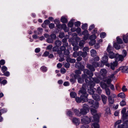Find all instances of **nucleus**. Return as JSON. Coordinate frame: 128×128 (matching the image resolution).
Segmentation results:
<instances>
[{"mask_svg": "<svg viewBox=\"0 0 128 128\" xmlns=\"http://www.w3.org/2000/svg\"><path fill=\"white\" fill-rule=\"evenodd\" d=\"M40 69L41 70L42 72H46L47 70V67L44 66H42Z\"/></svg>", "mask_w": 128, "mask_h": 128, "instance_id": "43", "label": "nucleus"}, {"mask_svg": "<svg viewBox=\"0 0 128 128\" xmlns=\"http://www.w3.org/2000/svg\"><path fill=\"white\" fill-rule=\"evenodd\" d=\"M118 97H120L123 98L125 97V95L124 92H122L119 94L118 95Z\"/></svg>", "mask_w": 128, "mask_h": 128, "instance_id": "31", "label": "nucleus"}, {"mask_svg": "<svg viewBox=\"0 0 128 128\" xmlns=\"http://www.w3.org/2000/svg\"><path fill=\"white\" fill-rule=\"evenodd\" d=\"M66 115L70 117H72V115L74 114L73 112H72L70 110H69L66 113Z\"/></svg>", "mask_w": 128, "mask_h": 128, "instance_id": "30", "label": "nucleus"}, {"mask_svg": "<svg viewBox=\"0 0 128 128\" xmlns=\"http://www.w3.org/2000/svg\"><path fill=\"white\" fill-rule=\"evenodd\" d=\"M60 21L64 23H66L68 22L67 18L64 17H62L61 18Z\"/></svg>", "mask_w": 128, "mask_h": 128, "instance_id": "35", "label": "nucleus"}, {"mask_svg": "<svg viewBox=\"0 0 128 128\" xmlns=\"http://www.w3.org/2000/svg\"><path fill=\"white\" fill-rule=\"evenodd\" d=\"M90 84L93 82H94L98 84L100 82L99 80L96 78H94L92 77H90Z\"/></svg>", "mask_w": 128, "mask_h": 128, "instance_id": "15", "label": "nucleus"}, {"mask_svg": "<svg viewBox=\"0 0 128 128\" xmlns=\"http://www.w3.org/2000/svg\"><path fill=\"white\" fill-rule=\"evenodd\" d=\"M105 90L106 94L108 96L110 95V89L108 88Z\"/></svg>", "mask_w": 128, "mask_h": 128, "instance_id": "48", "label": "nucleus"}, {"mask_svg": "<svg viewBox=\"0 0 128 128\" xmlns=\"http://www.w3.org/2000/svg\"><path fill=\"white\" fill-rule=\"evenodd\" d=\"M88 24L86 23H85L83 24L82 26V28L83 30H85L87 28Z\"/></svg>", "mask_w": 128, "mask_h": 128, "instance_id": "47", "label": "nucleus"}, {"mask_svg": "<svg viewBox=\"0 0 128 128\" xmlns=\"http://www.w3.org/2000/svg\"><path fill=\"white\" fill-rule=\"evenodd\" d=\"M116 42L118 44H121L123 42L122 39L119 38L117 37L116 38Z\"/></svg>", "mask_w": 128, "mask_h": 128, "instance_id": "37", "label": "nucleus"}, {"mask_svg": "<svg viewBox=\"0 0 128 128\" xmlns=\"http://www.w3.org/2000/svg\"><path fill=\"white\" fill-rule=\"evenodd\" d=\"M82 35L84 36H89L90 34L88 33V31L87 30H85L82 33Z\"/></svg>", "mask_w": 128, "mask_h": 128, "instance_id": "36", "label": "nucleus"}, {"mask_svg": "<svg viewBox=\"0 0 128 128\" xmlns=\"http://www.w3.org/2000/svg\"><path fill=\"white\" fill-rule=\"evenodd\" d=\"M7 110L6 108H4L2 109H1L0 110V112H1V113H4L6 112L7 111Z\"/></svg>", "mask_w": 128, "mask_h": 128, "instance_id": "61", "label": "nucleus"}, {"mask_svg": "<svg viewBox=\"0 0 128 128\" xmlns=\"http://www.w3.org/2000/svg\"><path fill=\"white\" fill-rule=\"evenodd\" d=\"M123 40L125 43H128V40L126 39L125 36H123Z\"/></svg>", "mask_w": 128, "mask_h": 128, "instance_id": "59", "label": "nucleus"}, {"mask_svg": "<svg viewBox=\"0 0 128 128\" xmlns=\"http://www.w3.org/2000/svg\"><path fill=\"white\" fill-rule=\"evenodd\" d=\"M91 55L92 56H94L96 55V50L94 49L90 51Z\"/></svg>", "mask_w": 128, "mask_h": 128, "instance_id": "28", "label": "nucleus"}, {"mask_svg": "<svg viewBox=\"0 0 128 128\" xmlns=\"http://www.w3.org/2000/svg\"><path fill=\"white\" fill-rule=\"evenodd\" d=\"M84 74L82 75V78L84 79L87 84H90V77H92L93 75V72H84Z\"/></svg>", "mask_w": 128, "mask_h": 128, "instance_id": "4", "label": "nucleus"}, {"mask_svg": "<svg viewBox=\"0 0 128 128\" xmlns=\"http://www.w3.org/2000/svg\"><path fill=\"white\" fill-rule=\"evenodd\" d=\"M119 44L116 42L114 43V46L116 50L119 49L120 48V46Z\"/></svg>", "mask_w": 128, "mask_h": 128, "instance_id": "26", "label": "nucleus"}, {"mask_svg": "<svg viewBox=\"0 0 128 128\" xmlns=\"http://www.w3.org/2000/svg\"><path fill=\"white\" fill-rule=\"evenodd\" d=\"M56 35L54 34H52L50 36V37L53 40L55 39L56 38Z\"/></svg>", "mask_w": 128, "mask_h": 128, "instance_id": "55", "label": "nucleus"}, {"mask_svg": "<svg viewBox=\"0 0 128 128\" xmlns=\"http://www.w3.org/2000/svg\"><path fill=\"white\" fill-rule=\"evenodd\" d=\"M88 88V86L85 84H83L82 86L79 90L80 93L82 94L80 95V97L82 100V102H85L88 101V94H87L86 90Z\"/></svg>", "mask_w": 128, "mask_h": 128, "instance_id": "1", "label": "nucleus"}, {"mask_svg": "<svg viewBox=\"0 0 128 128\" xmlns=\"http://www.w3.org/2000/svg\"><path fill=\"white\" fill-rule=\"evenodd\" d=\"M96 92L98 93L99 94H100L102 92V90L100 86L98 87L96 90H95Z\"/></svg>", "mask_w": 128, "mask_h": 128, "instance_id": "32", "label": "nucleus"}, {"mask_svg": "<svg viewBox=\"0 0 128 128\" xmlns=\"http://www.w3.org/2000/svg\"><path fill=\"white\" fill-rule=\"evenodd\" d=\"M95 27L94 25V24L91 25L88 29L90 31H91L92 29H93Z\"/></svg>", "mask_w": 128, "mask_h": 128, "instance_id": "62", "label": "nucleus"}, {"mask_svg": "<svg viewBox=\"0 0 128 128\" xmlns=\"http://www.w3.org/2000/svg\"><path fill=\"white\" fill-rule=\"evenodd\" d=\"M93 126L94 128H100V126L97 123H94L93 124Z\"/></svg>", "mask_w": 128, "mask_h": 128, "instance_id": "45", "label": "nucleus"}, {"mask_svg": "<svg viewBox=\"0 0 128 128\" xmlns=\"http://www.w3.org/2000/svg\"><path fill=\"white\" fill-rule=\"evenodd\" d=\"M101 98L103 103L104 104H105L107 100V97L104 95H102L101 96Z\"/></svg>", "mask_w": 128, "mask_h": 128, "instance_id": "18", "label": "nucleus"}, {"mask_svg": "<svg viewBox=\"0 0 128 128\" xmlns=\"http://www.w3.org/2000/svg\"><path fill=\"white\" fill-rule=\"evenodd\" d=\"M128 122H123L122 124L124 128H128Z\"/></svg>", "mask_w": 128, "mask_h": 128, "instance_id": "56", "label": "nucleus"}, {"mask_svg": "<svg viewBox=\"0 0 128 128\" xmlns=\"http://www.w3.org/2000/svg\"><path fill=\"white\" fill-rule=\"evenodd\" d=\"M62 44L61 42L58 40H56L55 42V44L56 46L58 47L61 45Z\"/></svg>", "mask_w": 128, "mask_h": 128, "instance_id": "27", "label": "nucleus"}, {"mask_svg": "<svg viewBox=\"0 0 128 128\" xmlns=\"http://www.w3.org/2000/svg\"><path fill=\"white\" fill-rule=\"evenodd\" d=\"M48 26L50 29H52L54 28L55 26L54 24L51 23L49 24Z\"/></svg>", "mask_w": 128, "mask_h": 128, "instance_id": "57", "label": "nucleus"}, {"mask_svg": "<svg viewBox=\"0 0 128 128\" xmlns=\"http://www.w3.org/2000/svg\"><path fill=\"white\" fill-rule=\"evenodd\" d=\"M66 47L64 46H60V49L61 51H64L66 50Z\"/></svg>", "mask_w": 128, "mask_h": 128, "instance_id": "63", "label": "nucleus"}, {"mask_svg": "<svg viewBox=\"0 0 128 128\" xmlns=\"http://www.w3.org/2000/svg\"><path fill=\"white\" fill-rule=\"evenodd\" d=\"M108 54L104 55L102 57V59L101 61V62L100 63H101L102 65V66H103V64H106L108 61Z\"/></svg>", "mask_w": 128, "mask_h": 128, "instance_id": "11", "label": "nucleus"}, {"mask_svg": "<svg viewBox=\"0 0 128 128\" xmlns=\"http://www.w3.org/2000/svg\"><path fill=\"white\" fill-rule=\"evenodd\" d=\"M126 105V102L125 100L123 99L120 102V105L122 106H124Z\"/></svg>", "mask_w": 128, "mask_h": 128, "instance_id": "38", "label": "nucleus"}, {"mask_svg": "<svg viewBox=\"0 0 128 128\" xmlns=\"http://www.w3.org/2000/svg\"><path fill=\"white\" fill-rule=\"evenodd\" d=\"M78 82L79 83H82L84 82V79L82 77L81 78L80 76L78 78Z\"/></svg>", "mask_w": 128, "mask_h": 128, "instance_id": "42", "label": "nucleus"}, {"mask_svg": "<svg viewBox=\"0 0 128 128\" xmlns=\"http://www.w3.org/2000/svg\"><path fill=\"white\" fill-rule=\"evenodd\" d=\"M90 111L92 114L93 116L94 120L95 122H98L99 121L100 116L96 114V110L94 108H91Z\"/></svg>", "mask_w": 128, "mask_h": 128, "instance_id": "5", "label": "nucleus"}, {"mask_svg": "<svg viewBox=\"0 0 128 128\" xmlns=\"http://www.w3.org/2000/svg\"><path fill=\"white\" fill-rule=\"evenodd\" d=\"M99 106V103L98 101H96V102L93 103L92 104V107L96 109L98 108Z\"/></svg>", "mask_w": 128, "mask_h": 128, "instance_id": "20", "label": "nucleus"}, {"mask_svg": "<svg viewBox=\"0 0 128 128\" xmlns=\"http://www.w3.org/2000/svg\"><path fill=\"white\" fill-rule=\"evenodd\" d=\"M96 67H102V65L100 62H92V65L87 64L86 66L87 68H88L91 72L94 71L95 70L94 68Z\"/></svg>", "mask_w": 128, "mask_h": 128, "instance_id": "3", "label": "nucleus"}, {"mask_svg": "<svg viewBox=\"0 0 128 128\" xmlns=\"http://www.w3.org/2000/svg\"><path fill=\"white\" fill-rule=\"evenodd\" d=\"M74 19H71L69 22L68 24V27L72 28L74 26Z\"/></svg>", "mask_w": 128, "mask_h": 128, "instance_id": "17", "label": "nucleus"}, {"mask_svg": "<svg viewBox=\"0 0 128 128\" xmlns=\"http://www.w3.org/2000/svg\"><path fill=\"white\" fill-rule=\"evenodd\" d=\"M75 66L80 71H83V72H90L88 69H84V66L81 64L79 62H76V64Z\"/></svg>", "mask_w": 128, "mask_h": 128, "instance_id": "8", "label": "nucleus"}, {"mask_svg": "<svg viewBox=\"0 0 128 128\" xmlns=\"http://www.w3.org/2000/svg\"><path fill=\"white\" fill-rule=\"evenodd\" d=\"M80 51L78 52H77L76 51L74 52L73 54V56L74 57H76L78 56H80V54L79 53Z\"/></svg>", "mask_w": 128, "mask_h": 128, "instance_id": "39", "label": "nucleus"}, {"mask_svg": "<svg viewBox=\"0 0 128 128\" xmlns=\"http://www.w3.org/2000/svg\"><path fill=\"white\" fill-rule=\"evenodd\" d=\"M112 48L111 46L109 44L107 48V50L109 53L108 56L109 58L112 59L116 58V54H114L112 52Z\"/></svg>", "mask_w": 128, "mask_h": 128, "instance_id": "7", "label": "nucleus"}, {"mask_svg": "<svg viewBox=\"0 0 128 128\" xmlns=\"http://www.w3.org/2000/svg\"><path fill=\"white\" fill-rule=\"evenodd\" d=\"M70 53L69 50H65L64 51V54L65 55H68Z\"/></svg>", "mask_w": 128, "mask_h": 128, "instance_id": "60", "label": "nucleus"}, {"mask_svg": "<svg viewBox=\"0 0 128 128\" xmlns=\"http://www.w3.org/2000/svg\"><path fill=\"white\" fill-rule=\"evenodd\" d=\"M124 57L122 55L118 54H116V61L111 62L110 64V68L112 70H114L115 67L118 65V62L119 61H122L124 59Z\"/></svg>", "mask_w": 128, "mask_h": 128, "instance_id": "2", "label": "nucleus"}, {"mask_svg": "<svg viewBox=\"0 0 128 128\" xmlns=\"http://www.w3.org/2000/svg\"><path fill=\"white\" fill-rule=\"evenodd\" d=\"M122 122V120H119L115 122L114 124V127L116 128V126L118 124H119L120 123Z\"/></svg>", "mask_w": 128, "mask_h": 128, "instance_id": "52", "label": "nucleus"}, {"mask_svg": "<svg viewBox=\"0 0 128 128\" xmlns=\"http://www.w3.org/2000/svg\"><path fill=\"white\" fill-rule=\"evenodd\" d=\"M96 41L95 40H90L89 42V44L91 46H92L94 44H95Z\"/></svg>", "mask_w": 128, "mask_h": 128, "instance_id": "40", "label": "nucleus"}, {"mask_svg": "<svg viewBox=\"0 0 128 128\" xmlns=\"http://www.w3.org/2000/svg\"><path fill=\"white\" fill-rule=\"evenodd\" d=\"M108 100L110 103L111 104H112L114 103V99L112 98L110 96H108Z\"/></svg>", "mask_w": 128, "mask_h": 128, "instance_id": "34", "label": "nucleus"}, {"mask_svg": "<svg viewBox=\"0 0 128 128\" xmlns=\"http://www.w3.org/2000/svg\"><path fill=\"white\" fill-rule=\"evenodd\" d=\"M85 43V41L84 40H82L80 42L79 46L80 48H82L84 47V45Z\"/></svg>", "mask_w": 128, "mask_h": 128, "instance_id": "23", "label": "nucleus"}, {"mask_svg": "<svg viewBox=\"0 0 128 128\" xmlns=\"http://www.w3.org/2000/svg\"><path fill=\"white\" fill-rule=\"evenodd\" d=\"M89 106L88 104H84L82 108L80 110V116L82 115H86L89 111Z\"/></svg>", "mask_w": 128, "mask_h": 128, "instance_id": "6", "label": "nucleus"}, {"mask_svg": "<svg viewBox=\"0 0 128 128\" xmlns=\"http://www.w3.org/2000/svg\"><path fill=\"white\" fill-rule=\"evenodd\" d=\"M74 112L76 115L79 116H80V112L77 109H75L74 110Z\"/></svg>", "mask_w": 128, "mask_h": 128, "instance_id": "33", "label": "nucleus"}, {"mask_svg": "<svg viewBox=\"0 0 128 128\" xmlns=\"http://www.w3.org/2000/svg\"><path fill=\"white\" fill-rule=\"evenodd\" d=\"M72 121L74 124L76 126L79 125L80 123V120L75 118H73Z\"/></svg>", "mask_w": 128, "mask_h": 128, "instance_id": "12", "label": "nucleus"}, {"mask_svg": "<svg viewBox=\"0 0 128 128\" xmlns=\"http://www.w3.org/2000/svg\"><path fill=\"white\" fill-rule=\"evenodd\" d=\"M96 38V36L95 34H93L90 36V40H95Z\"/></svg>", "mask_w": 128, "mask_h": 128, "instance_id": "50", "label": "nucleus"}, {"mask_svg": "<svg viewBox=\"0 0 128 128\" xmlns=\"http://www.w3.org/2000/svg\"><path fill=\"white\" fill-rule=\"evenodd\" d=\"M96 90V89L93 87H90V88L88 89V92L90 94H92H92H94L95 92V90Z\"/></svg>", "mask_w": 128, "mask_h": 128, "instance_id": "13", "label": "nucleus"}, {"mask_svg": "<svg viewBox=\"0 0 128 128\" xmlns=\"http://www.w3.org/2000/svg\"><path fill=\"white\" fill-rule=\"evenodd\" d=\"M58 46H56L53 47V50L54 52H57L58 50Z\"/></svg>", "mask_w": 128, "mask_h": 128, "instance_id": "58", "label": "nucleus"}, {"mask_svg": "<svg viewBox=\"0 0 128 128\" xmlns=\"http://www.w3.org/2000/svg\"><path fill=\"white\" fill-rule=\"evenodd\" d=\"M106 34L105 32H102L100 34V36L102 38H104L106 36Z\"/></svg>", "mask_w": 128, "mask_h": 128, "instance_id": "46", "label": "nucleus"}, {"mask_svg": "<svg viewBox=\"0 0 128 128\" xmlns=\"http://www.w3.org/2000/svg\"><path fill=\"white\" fill-rule=\"evenodd\" d=\"M75 100L78 103H80L81 102H82V98L80 96V97H76V98Z\"/></svg>", "mask_w": 128, "mask_h": 128, "instance_id": "24", "label": "nucleus"}, {"mask_svg": "<svg viewBox=\"0 0 128 128\" xmlns=\"http://www.w3.org/2000/svg\"><path fill=\"white\" fill-rule=\"evenodd\" d=\"M93 98L96 100V101H98L100 100V96L97 94H93L92 95Z\"/></svg>", "mask_w": 128, "mask_h": 128, "instance_id": "14", "label": "nucleus"}, {"mask_svg": "<svg viewBox=\"0 0 128 128\" xmlns=\"http://www.w3.org/2000/svg\"><path fill=\"white\" fill-rule=\"evenodd\" d=\"M64 32L60 33L59 35V37L61 38H64Z\"/></svg>", "mask_w": 128, "mask_h": 128, "instance_id": "54", "label": "nucleus"}, {"mask_svg": "<svg viewBox=\"0 0 128 128\" xmlns=\"http://www.w3.org/2000/svg\"><path fill=\"white\" fill-rule=\"evenodd\" d=\"M46 41L48 43H52L53 42V40L49 37L46 39Z\"/></svg>", "mask_w": 128, "mask_h": 128, "instance_id": "41", "label": "nucleus"}, {"mask_svg": "<svg viewBox=\"0 0 128 128\" xmlns=\"http://www.w3.org/2000/svg\"><path fill=\"white\" fill-rule=\"evenodd\" d=\"M89 126L86 124H84L81 126L80 128H88Z\"/></svg>", "mask_w": 128, "mask_h": 128, "instance_id": "64", "label": "nucleus"}, {"mask_svg": "<svg viewBox=\"0 0 128 128\" xmlns=\"http://www.w3.org/2000/svg\"><path fill=\"white\" fill-rule=\"evenodd\" d=\"M120 71L121 72H125L127 71L128 72V66H122L120 67L117 69L115 72H118Z\"/></svg>", "mask_w": 128, "mask_h": 128, "instance_id": "10", "label": "nucleus"}, {"mask_svg": "<svg viewBox=\"0 0 128 128\" xmlns=\"http://www.w3.org/2000/svg\"><path fill=\"white\" fill-rule=\"evenodd\" d=\"M126 109L125 108H123L121 112V114H122V116H124L126 115Z\"/></svg>", "mask_w": 128, "mask_h": 128, "instance_id": "29", "label": "nucleus"}, {"mask_svg": "<svg viewBox=\"0 0 128 128\" xmlns=\"http://www.w3.org/2000/svg\"><path fill=\"white\" fill-rule=\"evenodd\" d=\"M128 116L126 115H125L123 116H122V122H128Z\"/></svg>", "mask_w": 128, "mask_h": 128, "instance_id": "19", "label": "nucleus"}, {"mask_svg": "<svg viewBox=\"0 0 128 128\" xmlns=\"http://www.w3.org/2000/svg\"><path fill=\"white\" fill-rule=\"evenodd\" d=\"M76 73V74H74L73 73L72 74H74V78L75 79H76L78 78H79V77H80V76L79 75V74H81V72H75Z\"/></svg>", "mask_w": 128, "mask_h": 128, "instance_id": "22", "label": "nucleus"}, {"mask_svg": "<svg viewBox=\"0 0 128 128\" xmlns=\"http://www.w3.org/2000/svg\"><path fill=\"white\" fill-rule=\"evenodd\" d=\"M7 69V68L5 66H3L1 68L2 71V72H5Z\"/></svg>", "mask_w": 128, "mask_h": 128, "instance_id": "49", "label": "nucleus"}, {"mask_svg": "<svg viewBox=\"0 0 128 128\" xmlns=\"http://www.w3.org/2000/svg\"><path fill=\"white\" fill-rule=\"evenodd\" d=\"M100 86L102 88H104L105 89L107 88L108 86L105 83H103Z\"/></svg>", "mask_w": 128, "mask_h": 128, "instance_id": "44", "label": "nucleus"}, {"mask_svg": "<svg viewBox=\"0 0 128 128\" xmlns=\"http://www.w3.org/2000/svg\"><path fill=\"white\" fill-rule=\"evenodd\" d=\"M66 61L68 62L74 63L75 62L76 60L72 58H70L68 57L67 58Z\"/></svg>", "mask_w": 128, "mask_h": 128, "instance_id": "16", "label": "nucleus"}, {"mask_svg": "<svg viewBox=\"0 0 128 128\" xmlns=\"http://www.w3.org/2000/svg\"><path fill=\"white\" fill-rule=\"evenodd\" d=\"M91 121V117L88 116H84L81 120V123L82 124H88Z\"/></svg>", "mask_w": 128, "mask_h": 128, "instance_id": "9", "label": "nucleus"}, {"mask_svg": "<svg viewBox=\"0 0 128 128\" xmlns=\"http://www.w3.org/2000/svg\"><path fill=\"white\" fill-rule=\"evenodd\" d=\"M70 97L72 98H75L77 97L76 94L74 92H71L70 94Z\"/></svg>", "mask_w": 128, "mask_h": 128, "instance_id": "21", "label": "nucleus"}, {"mask_svg": "<svg viewBox=\"0 0 128 128\" xmlns=\"http://www.w3.org/2000/svg\"><path fill=\"white\" fill-rule=\"evenodd\" d=\"M87 102H88L89 104L90 105H92L91 106H92V104H93L94 102L93 100H88V101Z\"/></svg>", "mask_w": 128, "mask_h": 128, "instance_id": "53", "label": "nucleus"}, {"mask_svg": "<svg viewBox=\"0 0 128 128\" xmlns=\"http://www.w3.org/2000/svg\"><path fill=\"white\" fill-rule=\"evenodd\" d=\"M80 22L78 21L74 23V26L76 27L80 26Z\"/></svg>", "mask_w": 128, "mask_h": 128, "instance_id": "51", "label": "nucleus"}, {"mask_svg": "<svg viewBox=\"0 0 128 128\" xmlns=\"http://www.w3.org/2000/svg\"><path fill=\"white\" fill-rule=\"evenodd\" d=\"M79 53L80 54V56H82L83 58L85 57L87 54V53L86 52H82L81 51H80Z\"/></svg>", "mask_w": 128, "mask_h": 128, "instance_id": "25", "label": "nucleus"}]
</instances>
